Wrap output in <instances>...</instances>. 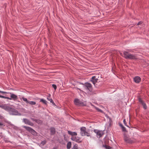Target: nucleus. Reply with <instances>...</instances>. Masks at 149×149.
<instances>
[{
	"label": "nucleus",
	"mask_w": 149,
	"mask_h": 149,
	"mask_svg": "<svg viewBox=\"0 0 149 149\" xmlns=\"http://www.w3.org/2000/svg\"><path fill=\"white\" fill-rule=\"evenodd\" d=\"M52 87L53 88H54L55 90L56 89L57 86L55 84H53L52 85Z\"/></svg>",
	"instance_id": "nucleus-29"
},
{
	"label": "nucleus",
	"mask_w": 149,
	"mask_h": 149,
	"mask_svg": "<svg viewBox=\"0 0 149 149\" xmlns=\"http://www.w3.org/2000/svg\"><path fill=\"white\" fill-rule=\"evenodd\" d=\"M139 102L143 106V108L144 109H146L147 108V106L146 104V103L140 98H139Z\"/></svg>",
	"instance_id": "nucleus-11"
},
{
	"label": "nucleus",
	"mask_w": 149,
	"mask_h": 149,
	"mask_svg": "<svg viewBox=\"0 0 149 149\" xmlns=\"http://www.w3.org/2000/svg\"><path fill=\"white\" fill-rule=\"evenodd\" d=\"M34 121L36 122V123L39 124H41L42 123V121L40 120H39V119H36V120H35Z\"/></svg>",
	"instance_id": "nucleus-20"
},
{
	"label": "nucleus",
	"mask_w": 149,
	"mask_h": 149,
	"mask_svg": "<svg viewBox=\"0 0 149 149\" xmlns=\"http://www.w3.org/2000/svg\"><path fill=\"white\" fill-rule=\"evenodd\" d=\"M121 128L122 129V130L123 132H127V131L126 130L125 127L124 126H123V127H122Z\"/></svg>",
	"instance_id": "nucleus-28"
},
{
	"label": "nucleus",
	"mask_w": 149,
	"mask_h": 149,
	"mask_svg": "<svg viewBox=\"0 0 149 149\" xmlns=\"http://www.w3.org/2000/svg\"><path fill=\"white\" fill-rule=\"evenodd\" d=\"M139 22L138 23V25H139Z\"/></svg>",
	"instance_id": "nucleus-40"
},
{
	"label": "nucleus",
	"mask_w": 149,
	"mask_h": 149,
	"mask_svg": "<svg viewBox=\"0 0 149 149\" xmlns=\"http://www.w3.org/2000/svg\"><path fill=\"white\" fill-rule=\"evenodd\" d=\"M124 57L127 59L134 60L137 59L136 57L134 55L130 54L127 52L124 51L123 52Z\"/></svg>",
	"instance_id": "nucleus-1"
},
{
	"label": "nucleus",
	"mask_w": 149,
	"mask_h": 149,
	"mask_svg": "<svg viewBox=\"0 0 149 149\" xmlns=\"http://www.w3.org/2000/svg\"><path fill=\"white\" fill-rule=\"evenodd\" d=\"M94 132L96 134V136L98 138L102 137L104 134V131L100 130L97 129H94L93 130Z\"/></svg>",
	"instance_id": "nucleus-5"
},
{
	"label": "nucleus",
	"mask_w": 149,
	"mask_h": 149,
	"mask_svg": "<svg viewBox=\"0 0 149 149\" xmlns=\"http://www.w3.org/2000/svg\"><path fill=\"white\" fill-rule=\"evenodd\" d=\"M8 112L10 115H21V114L18 113V111L13 108L10 107Z\"/></svg>",
	"instance_id": "nucleus-3"
},
{
	"label": "nucleus",
	"mask_w": 149,
	"mask_h": 149,
	"mask_svg": "<svg viewBox=\"0 0 149 149\" xmlns=\"http://www.w3.org/2000/svg\"><path fill=\"white\" fill-rule=\"evenodd\" d=\"M23 127L26 130L30 132L33 135L36 136L37 135V133L32 128L25 126H24Z\"/></svg>",
	"instance_id": "nucleus-4"
},
{
	"label": "nucleus",
	"mask_w": 149,
	"mask_h": 149,
	"mask_svg": "<svg viewBox=\"0 0 149 149\" xmlns=\"http://www.w3.org/2000/svg\"><path fill=\"white\" fill-rule=\"evenodd\" d=\"M46 143V140H44L43 141H42L41 142V143H40V145L42 146H44L45 144Z\"/></svg>",
	"instance_id": "nucleus-27"
},
{
	"label": "nucleus",
	"mask_w": 149,
	"mask_h": 149,
	"mask_svg": "<svg viewBox=\"0 0 149 149\" xmlns=\"http://www.w3.org/2000/svg\"><path fill=\"white\" fill-rule=\"evenodd\" d=\"M40 102H43V103H44L45 104H47V102L45 100H44V99H41L40 100Z\"/></svg>",
	"instance_id": "nucleus-21"
},
{
	"label": "nucleus",
	"mask_w": 149,
	"mask_h": 149,
	"mask_svg": "<svg viewBox=\"0 0 149 149\" xmlns=\"http://www.w3.org/2000/svg\"><path fill=\"white\" fill-rule=\"evenodd\" d=\"M123 123L126 126L129 127V126L127 125L126 121L125 119H124L123 121Z\"/></svg>",
	"instance_id": "nucleus-30"
},
{
	"label": "nucleus",
	"mask_w": 149,
	"mask_h": 149,
	"mask_svg": "<svg viewBox=\"0 0 149 149\" xmlns=\"http://www.w3.org/2000/svg\"><path fill=\"white\" fill-rule=\"evenodd\" d=\"M71 139L72 141H75L78 143H80L82 142L81 140V138L78 137L73 136H72Z\"/></svg>",
	"instance_id": "nucleus-7"
},
{
	"label": "nucleus",
	"mask_w": 149,
	"mask_h": 149,
	"mask_svg": "<svg viewBox=\"0 0 149 149\" xmlns=\"http://www.w3.org/2000/svg\"><path fill=\"white\" fill-rule=\"evenodd\" d=\"M28 104L31 105H35L36 104V102L34 101H29Z\"/></svg>",
	"instance_id": "nucleus-22"
},
{
	"label": "nucleus",
	"mask_w": 149,
	"mask_h": 149,
	"mask_svg": "<svg viewBox=\"0 0 149 149\" xmlns=\"http://www.w3.org/2000/svg\"><path fill=\"white\" fill-rule=\"evenodd\" d=\"M4 126L3 124L2 123H0V127Z\"/></svg>",
	"instance_id": "nucleus-32"
},
{
	"label": "nucleus",
	"mask_w": 149,
	"mask_h": 149,
	"mask_svg": "<svg viewBox=\"0 0 149 149\" xmlns=\"http://www.w3.org/2000/svg\"><path fill=\"white\" fill-rule=\"evenodd\" d=\"M0 107L8 111H9L10 107L7 106L5 105H0Z\"/></svg>",
	"instance_id": "nucleus-14"
},
{
	"label": "nucleus",
	"mask_w": 149,
	"mask_h": 149,
	"mask_svg": "<svg viewBox=\"0 0 149 149\" xmlns=\"http://www.w3.org/2000/svg\"><path fill=\"white\" fill-rule=\"evenodd\" d=\"M130 52V50H128Z\"/></svg>",
	"instance_id": "nucleus-41"
},
{
	"label": "nucleus",
	"mask_w": 149,
	"mask_h": 149,
	"mask_svg": "<svg viewBox=\"0 0 149 149\" xmlns=\"http://www.w3.org/2000/svg\"><path fill=\"white\" fill-rule=\"evenodd\" d=\"M68 133L70 135H71L72 136H77V133L76 132H72L70 131H68Z\"/></svg>",
	"instance_id": "nucleus-16"
},
{
	"label": "nucleus",
	"mask_w": 149,
	"mask_h": 149,
	"mask_svg": "<svg viewBox=\"0 0 149 149\" xmlns=\"http://www.w3.org/2000/svg\"><path fill=\"white\" fill-rule=\"evenodd\" d=\"M104 146L107 149H113L112 147L107 145H105Z\"/></svg>",
	"instance_id": "nucleus-23"
},
{
	"label": "nucleus",
	"mask_w": 149,
	"mask_h": 149,
	"mask_svg": "<svg viewBox=\"0 0 149 149\" xmlns=\"http://www.w3.org/2000/svg\"><path fill=\"white\" fill-rule=\"evenodd\" d=\"M72 143L71 142H69L67 145V149H70L71 148Z\"/></svg>",
	"instance_id": "nucleus-18"
},
{
	"label": "nucleus",
	"mask_w": 149,
	"mask_h": 149,
	"mask_svg": "<svg viewBox=\"0 0 149 149\" xmlns=\"http://www.w3.org/2000/svg\"><path fill=\"white\" fill-rule=\"evenodd\" d=\"M47 100H48L49 101H50V102L51 100H52L51 98V95L50 94H48V95L47 96Z\"/></svg>",
	"instance_id": "nucleus-25"
},
{
	"label": "nucleus",
	"mask_w": 149,
	"mask_h": 149,
	"mask_svg": "<svg viewBox=\"0 0 149 149\" xmlns=\"http://www.w3.org/2000/svg\"><path fill=\"white\" fill-rule=\"evenodd\" d=\"M0 93H8V92H6L3 91H0Z\"/></svg>",
	"instance_id": "nucleus-33"
},
{
	"label": "nucleus",
	"mask_w": 149,
	"mask_h": 149,
	"mask_svg": "<svg viewBox=\"0 0 149 149\" xmlns=\"http://www.w3.org/2000/svg\"><path fill=\"white\" fill-rule=\"evenodd\" d=\"M125 141L127 143H132V141L130 139H129L127 136H125L124 138Z\"/></svg>",
	"instance_id": "nucleus-15"
},
{
	"label": "nucleus",
	"mask_w": 149,
	"mask_h": 149,
	"mask_svg": "<svg viewBox=\"0 0 149 149\" xmlns=\"http://www.w3.org/2000/svg\"><path fill=\"white\" fill-rule=\"evenodd\" d=\"M77 88L78 89H79V90H80V89L79 88Z\"/></svg>",
	"instance_id": "nucleus-38"
},
{
	"label": "nucleus",
	"mask_w": 149,
	"mask_h": 149,
	"mask_svg": "<svg viewBox=\"0 0 149 149\" xmlns=\"http://www.w3.org/2000/svg\"><path fill=\"white\" fill-rule=\"evenodd\" d=\"M50 102L51 103H52V104L53 105H55V103L54 102H53V101L52 100H51V101H50Z\"/></svg>",
	"instance_id": "nucleus-31"
},
{
	"label": "nucleus",
	"mask_w": 149,
	"mask_h": 149,
	"mask_svg": "<svg viewBox=\"0 0 149 149\" xmlns=\"http://www.w3.org/2000/svg\"><path fill=\"white\" fill-rule=\"evenodd\" d=\"M19 98L21 100L22 99L26 104H28L29 101L27 100L26 98H25L24 97H19Z\"/></svg>",
	"instance_id": "nucleus-17"
},
{
	"label": "nucleus",
	"mask_w": 149,
	"mask_h": 149,
	"mask_svg": "<svg viewBox=\"0 0 149 149\" xmlns=\"http://www.w3.org/2000/svg\"><path fill=\"white\" fill-rule=\"evenodd\" d=\"M32 120H33V121H34V120H36V119H34V118H32Z\"/></svg>",
	"instance_id": "nucleus-37"
},
{
	"label": "nucleus",
	"mask_w": 149,
	"mask_h": 149,
	"mask_svg": "<svg viewBox=\"0 0 149 149\" xmlns=\"http://www.w3.org/2000/svg\"><path fill=\"white\" fill-rule=\"evenodd\" d=\"M89 131L86 130V128L85 127H83L80 128V134L82 136H90V133H89Z\"/></svg>",
	"instance_id": "nucleus-2"
},
{
	"label": "nucleus",
	"mask_w": 149,
	"mask_h": 149,
	"mask_svg": "<svg viewBox=\"0 0 149 149\" xmlns=\"http://www.w3.org/2000/svg\"><path fill=\"white\" fill-rule=\"evenodd\" d=\"M72 149H79L78 145L76 144L74 145Z\"/></svg>",
	"instance_id": "nucleus-24"
},
{
	"label": "nucleus",
	"mask_w": 149,
	"mask_h": 149,
	"mask_svg": "<svg viewBox=\"0 0 149 149\" xmlns=\"http://www.w3.org/2000/svg\"><path fill=\"white\" fill-rule=\"evenodd\" d=\"M8 94H9L10 96V97H9V100H13L15 101L18 99L17 96L15 94L10 92H8Z\"/></svg>",
	"instance_id": "nucleus-6"
},
{
	"label": "nucleus",
	"mask_w": 149,
	"mask_h": 149,
	"mask_svg": "<svg viewBox=\"0 0 149 149\" xmlns=\"http://www.w3.org/2000/svg\"><path fill=\"white\" fill-rule=\"evenodd\" d=\"M91 105L93 106V107L95 109H96L98 111H102V110L99 109V108H98V107H97L93 105V104H91Z\"/></svg>",
	"instance_id": "nucleus-26"
},
{
	"label": "nucleus",
	"mask_w": 149,
	"mask_h": 149,
	"mask_svg": "<svg viewBox=\"0 0 149 149\" xmlns=\"http://www.w3.org/2000/svg\"><path fill=\"white\" fill-rule=\"evenodd\" d=\"M98 78L96 76H94L91 78V81L95 86V83L98 82Z\"/></svg>",
	"instance_id": "nucleus-9"
},
{
	"label": "nucleus",
	"mask_w": 149,
	"mask_h": 149,
	"mask_svg": "<svg viewBox=\"0 0 149 149\" xmlns=\"http://www.w3.org/2000/svg\"><path fill=\"white\" fill-rule=\"evenodd\" d=\"M85 86L86 88L88 89L89 91H91L92 90V87L91 84L89 83H86L85 84Z\"/></svg>",
	"instance_id": "nucleus-12"
},
{
	"label": "nucleus",
	"mask_w": 149,
	"mask_h": 149,
	"mask_svg": "<svg viewBox=\"0 0 149 149\" xmlns=\"http://www.w3.org/2000/svg\"><path fill=\"white\" fill-rule=\"evenodd\" d=\"M119 126L121 127V128H122V127H123V126H124L123 124H122V123H119Z\"/></svg>",
	"instance_id": "nucleus-34"
},
{
	"label": "nucleus",
	"mask_w": 149,
	"mask_h": 149,
	"mask_svg": "<svg viewBox=\"0 0 149 149\" xmlns=\"http://www.w3.org/2000/svg\"><path fill=\"white\" fill-rule=\"evenodd\" d=\"M5 141L6 142H8L7 141H6V140H5Z\"/></svg>",
	"instance_id": "nucleus-39"
},
{
	"label": "nucleus",
	"mask_w": 149,
	"mask_h": 149,
	"mask_svg": "<svg viewBox=\"0 0 149 149\" xmlns=\"http://www.w3.org/2000/svg\"><path fill=\"white\" fill-rule=\"evenodd\" d=\"M74 102L75 104L77 105H80L83 104V102L82 101L77 98H76L74 100Z\"/></svg>",
	"instance_id": "nucleus-10"
},
{
	"label": "nucleus",
	"mask_w": 149,
	"mask_h": 149,
	"mask_svg": "<svg viewBox=\"0 0 149 149\" xmlns=\"http://www.w3.org/2000/svg\"><path fill=\"white\" fill-rule=\"evenodd\" d=\"M50 132L52 134H54L55 132V129L54 128H51L50 129Z\"/></svg>",
	"instance_id": "nucleus-19"
},
{
	"label": "nucleus",
	"mask_w": 149,
	"mask_h": 149,
	"mask_svg": "<svg viewBox=\"0 0 149 149\" xmlns=\"http://www.w3.org/2000/svg\"><path fill=\"white\" fill-rule=\"evenodd\" d=\"M134 82L136 83H139L141 81V78L139 76H136L134 78Z\"/></svg>",
	"instance_id": "nucleus-13"
},
{
	"label": "nucleus",
	"mask_w": 149,
	"mask_h": 149,
	"mask_svg": "<svg viewBox=\"0 0 149 149\" xmlns=\"http://www.w3.org/2000/svg\"><path fill=\"white\" fill-rule=\"evenodd\" d=\"M3 98H5V99H8V100H9V99H9V97H5V96H3Z\"/></svg>",
	"instance_id": "nucleus-35"
},
{
	"label": "nucleus",
	"mask_w": 149,
	"mask_h": 149,
	"mask_svg": "<svg viewBox=\"0 0 149 149\" xmlns=\"http://www.w3.org/2000/svg\"><path fill=\"white\" fill-rule=\"evenodd\" d=\"M23 121L25 124H28L32 126H33V123L27 119L24 118Z\"/></svg>",
	"instance_id": "nucleus-8"
},
{
	"label": "nucleus",
	"mask_w": 149,
	"mask_h": 149,
	"mask_svg": "<svg viewBox=\"0 0 149 149\" xmlns=\"http://www.w3.org/2000/svg\"><path fill=\"white\" fill-rule=\"evenodd\" d=\"M3 96L0 95V97H1V98H3Z\"/></svg>",
	"instance_id": "nucleus-36"
}]
</instances>
